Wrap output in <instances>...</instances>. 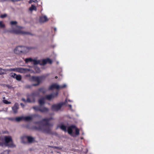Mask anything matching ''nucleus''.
Returning a JSON list of instances; mask_svg holds the SVG:
<instances>
[{
	"label": "nucleus",
	"mask_w": 154,
	"mask_h": 154,
	"mask_svg": "<svg viewBox=\"0 0 154 154\" xmlns=\"http://www.w3.org/2000/svg\"><path fill=\"white\" fill-rule=\"evenodd\" d=\"M60 128L64 131H66V126L63 125H61L60 126Z\"/></svg>",
	"instance_id": "obj_18"
},
{
	"label": "nucleus",
	"mask_w": 154,
	"mask_h": 154,
	"mask_svg": "<svg viewBox=\"0 0 154 154\" xmlns=\"http://www.w3.org/2000/svg\"><path fill=\"white\" fill-rule=\"evenodd\" d=\"M15 79L17 80L20 81L22 79L21 76L20 75H17Z\"/></svg>",
	"instance_id": "obj_26"
},
{
	"label": "nucleus",
	"mask_w": 154,
	"mask_h": 154,
	"mask_svg": "<svg viewBox=\"0 0 154 154\" xmlns=\"http://www.w3.org/2000/svg\"><path fill=\"white\" fill-rule=\"evenodd\" d=\"M55 79H57V76H56L55 77Z\"/></svg>",
	"instance_id": "obj_44"
},
{
	"label": "nucleus",
	"mask_w": 154,
	"mask_h": 154,
	"mask_svg": "<svg viewBox=\"0 0 154 154\" xmlns=\"http://www.w3.org/2000/svg\"><path fill=\"white\" fill-rule=\"evenodd\" d=\"M15 120L17 122L23 120V116L17 117L15 118Z\"/></svg>",
	"instance_id": "obj_21"
},
{
	"label": "nucleus",
	"mask_w": 154,
	"mask_h": 154,
	"mask_svg": "<svg viewBox=\"0 0 154 154\" xmlns=\"http://www.w3.org/2000/svg\"><path fill=\"white\" fill-rule=\"evenodd\" d=\"M37 9L36 8L34 5H32L31 7L29 8V10L30 11H32L33 10L36 11Z\"/></svg>",
	"instance_id": "obj_22"
},
{
	"label": "nucleus",
	"mask_w": 154,
	"mask_h": 154,
	"mask_svg": "<svg viewBox=\"0 0 154 154\" xmlns=\"http://www.w3.org/2000/svg\"><path fill=\"white\" fill-rule=\"evenodd\" d=\"M47 63L46 59H43L42 60V63H41L40 65H44Z\"/></svg>",
	"instance_id": "obj_24"
},
{
	"label": "nucleus",
	"mask_w": 154,
	"mask_h": 154,
	"mask_svg": "<svg viewBox=\"0 0 154 154\" xmlns=\"http://www.w3.org/2000/svg\"><path fill=\"white\" fill-rule=\"evenodd\" d=\"M4 145V142H0V146H3Z\"/></svg>",
	"instance_id": "obj_37"
},
{
	"label": "nucleus",
	"mask_w": 154,
	"mask_h": 154,
	"mask_svg": "<svg viewBox=\"0 0 154 154\" xmlns=\"http://www.w3.org/2000/svg\"><path fill=\"white\" fill-rule=\"evenodd\" d=\"M54 31L56 32V30H57L56 28H54Z\"/></svg>",
	"instance_id": "obj_41"
},
{
	"label": "nucleus",
	"mask_w": 154,
	"mask_h": 154,
	"mask_svg": "<svg viewBox=\"0 0 154 154\" xmlns=\"http://www.w3.org/2000/svg\"><path fill=\"white\" fill-rule=\"evenodd\" d=\"M39 96V92L35 91L32 93L31 95L30 96L32 97H38Z\"/></svg>",
	"instance_id": "obj_15"
},
{
	"label": "nucleus",
	"mask_w": 154,
	"mask_h": 154,
	"mask_svg": "<svg viewBox=\"0 0 154 154\" xmlns=\"http://www.w3.org/2000/svg\"><path fill=\"white\" fill-rule=\"evenodd\" d=\"M32 62L34 65H36L38 64L40 65L41 61L40 60H36L35 59H33Z\"/></svg>",
	"instance_id": "obj_20"
},
{
	"label": "nucleus",
	"mask_w": 154,
	"mask_h": 154,
	"mask_svg": "<svg viewBox=\"0 0 154 154\" xmlns=\"http://www.w3.org/2000/svg\"><path fill=\"white\" fill-rule=\"evenodd\" d=\"M68 106L70 108H71L72 107V105L70 104L68 105Z\"/></svg>",
	"instance_id": "obj_39"
},
{
	"label": "nucleus",
	"mask_w": 154,
	"mask_h": 154,
	"mask_svg": "<svg viewBox=\"0 0 154 154\" xmlns=\"http://www.w3.org/2000/svg\"><path fill=\"white\" fill-rule=\"evenodd\" d=\"M5 27V25L2 22V21H0V27L4 28Z\"/></svg>",
	"instance_id": "obj_30"
},
{
	"label": "nucleus",
	"mask_w": 154,
	"mask_h": 154,
	"mask_svg": "<svg viewBox=\"0 0 154 154\" xmlns=\"http://www.w3.org/2000/svg\"><path fill=\"white\" fill-rule=\"evenodd\" d=\"M19 108V105L17 103H16L14 104V106L12 107V109L14 112L16 113L17 112V110Z\"/></svg>",
	"instance_id": "obj_13"
},
{
	"label": "nucleus",
	"mask_w": 154,
	"mask_h": 154,
	"mask_svg": "<svg viewBox=\"0 0 154 154\" xmlns=\"http://www.w3.org/2000/svg\"><path fill=\"white\" fill-rule=\"evenodd\" d=\"M73 129H75V134L76 135H78L79 134V129L76 128V126L74 125H72L68 127L67 129V131L68 134L72 137H74V135L73 133Z\"/></svg>",
	"instance_id": "obj_7"
},
{
	"label": "nucleus",
	"mask_w": 154,
	"mask_h": 154,
	"mask_svg": "<svg viewBox=\"0 0 154 154\" xmlns=\"http://www.w3.org/2000/svg\"><path fill=\"white\" fill-rule=\"evenodd\" d=\"M9 69H3L1 68H0V75H3L6 74V72L9 71Z\"/></svg>",
	"instance_id": "obj_14"
},
{
	"label": "nucleus",
	"mask_w": 154,
	"mask_h": 154,
	"mask_svg": "<svg viewBox=\"0 0 154 154\" xmlns=\"http://www.w3.org/2000/svg\"><path fill=\"white\" fill-rule=\"evenodd\" d=\"M46 61L47 63H48L49 64H51L52 63V60L50 59L49 58H47L46 59Z\"/></svg>",
	"instance_id": "obj_27"
},
{
	"label": "nucleus",
	"mask_w": 154,
	"mask_h": 154,
	"mask_svg": "<svg viewBox=\"0 0 154 154\" xmlns=\"http://www.w3.org/2000/svg\"><path fill=\"white\" fill-rule=\"evenodd\" d=\"M38 91L39 92H42L43 94H44L45 93L46 90L44 88H39L38 89Z\"/></svg>",
	"instance_id": "obj_19"
},
{
	"label": "nucleus",
	"mask_w": 154,
	"mask_h": 154,
	"mask_svg": "<svg viewBox=\"0 0 154 154\" xmlns=\"http://www.w3.org/2000/svg\"><path fill=\"white\" fill-rule=\"evenodd\" d=\"M68 101H69V102H70V100H69Z\"/></svg>",
	"instance_id": "obj_45"
},
{
	"label": "nucleus",
	"mask_w": 154,
	"mask_h": 154,
	"mask_svg": "<svg viewBox=\"0 0 154 154\" xmlns=\"http://www.w3.org/2000/svg\"><path fill=\"white\" fill-rule=\"evenodd\" d=\"M4 146L8 147H14L15 145L14 144L11 137L10 136H6L4 137Z\"/></svg>",
	"instance_id": "obj_5"
},
{
	"label": "nucleus",
	"mask_w": 154,
	"mask_h": 154,
	"mask_svg": "<svg viewBox=\"0 0 154 154\" xmlns=\"http://www.w3.org/2000/svg\"><path fill=\"white\" fill-rule=\"evenodd\" d=\"M32 86V85H28L26 86V88H30Z\"/></svg>",
	"instance_id": "obj_35"
},
{
	"label": "nucleus",
	"mask_w": 154,
	"mask_h": 154,
	"mask_svg": "<svg viewBox=\"0 0 154 154\" xmlns=\"http://www.w3.org/2000/svg\"><path fill=\"white\" fill-rule=\"evenodd\" d=\"M58 94V91H56L55 94H51L45 96V98L48 100H51L52 98L57 96Z\"/></svg>",
	"instance_id": "obj_10"
},
{
	"label": "nucleus",
	"mask_w": 154,
	"mask_h": 154,
	"mask_svg": "<svg viewBox=\"0 0 154 154\" xmlns=\"http://www.w3.org/2000/svg\"><path fill=\"white\" fill-rule=\"evenodd\" d=\"M52 119V118L51 117L44 118L41 122L43 123V126L42 127L40 125L38 126H34L33 128L35 130L41 131L44 133L48 134H52L51 128L53 126V124L49 122Z\"/></svg>",
	"instance_id": "obj_1"
},
{
	"label": "nucleus",
	"mask_w": 154,
	"mask_h": 154,
	"mask_svg": "<svg viewBox=\"0 0 154 154\" xmlns=\"http://www.w3.org/2000/svg\"><path fill=\"white\" fill-rule=\"evenodd\" d=\"M45 99L44 97L39 99L38 100V102L39 106H33L32 107V109L35 111H39L42 113H48L49 112V109L46 107H42V106L44 105L45 103Z\"/></svg>",
	"instance_id": "obj_2"
},
{
	"label": "nucleus",
	"mask_w": 154,
	"mask_h": 154,
	"mask_svg": "<svg viewBox=\"0 0 154 154\" xmlns=\"http://www.w3.org/2000/svg\"><path fill=\"white\" fill-rule=\"evenodd\" d=\"M20 105H21L22 106H24V104H23V103H20Z\"/></svg>",
	"instance_id": "obj_40"
},
{
	"label": "nucleus",
	"mask_w": 154,
	"mask_h": 154,
	"mask_svg": "<svg viewBox=\"0 0 154 154\" xmlns=\"http://www.w3.org/2000/svg\"><path fill=\"white\" fill-rule=\"evenodd\" d=\"M53 147V148H55V149H58V147H57V146H54V147Z\"/></svg>",
	"instance_id": "obj_43"
},
{
	"label": "nucleus",
	"mask_w": 154,
	"mask_h": 154,
	"mask_svg": "<svg viewBox=\"0 0 154 154\" xmlns=\"http://www.w3.org/2000/svg\"><path fill=\"white\" fill-rule=\"evenodd\" d=\"M37 0H30L29 2V3H30L32 2H35Z\"/></svg>",
	"instance_id": "obj_36"
},
{
	"label": "nucleus",
	"mask_w": 154,
	"mask_h": 154,
	"mask_svg": "<svg viewBox=\"0 0 154 154\" xmlns=\"http://www.w3.org/2000/svg\"><path fill=\"white\" fill-rule=\"evenodd\" d=\"M35 123L36 124H38L39 123V122H35Z\"/></svg>",
	"instance_id": "obj_42"
},
{
	"label": "nucleus",
	"mask_w": 154,
	"mask_h": 154,
	"mask_svg": "<svg viewBox=\"0 0 154 154\" xmlns=\"http://www.w3.org/2000/svg\"><path fill=\"white\" fill-rule=\"evenodd\" d=\"M10 24L11 26L12 27H13V25L15 26L16 27V29L9 30V32H10L16 34L31 35L29 32L22 31L21 30L22 27L17 26V21H11L10 23Z\"/></svg>",
	"instance_id": "obj_3"
},
{
	"label": "nucleus",
	"mask_w": 154,
	"mask_h": 154,
	"mask_svg": "<svg viewBox=\"0 0 154 154\" xmlns=\"http://www.w3.org/2000/svg\"><path fill=\"white\" fill-rule=\"evenodd\" d=\"M35 69L36 72L37 73H39L40 72V68L38 67H35Z\"/></svg>",
	"instance_id": "obj_29"
},
{
	"label": "nucleus",
	"mask_w": 154,
	"mask_h": 154,
	"mask_svg": "<svg viewBox=\"0 0 154 154\" xmlns=\"http://www.w3.org/2000/svg\"><path fill=\"white\" fill-rule=\"evenodd\" d=\"M67 103V101L66 100L64 102L53 104L51 106V109L53 111H58L63 106L65 105Z\"/></svg>",
	"instance_id": "obj_8"
},
{
	"label": "nucleus",
	"mask_w": 154,
	"mask_h": 154,
	"mask_svg": "<svg viewBox=\"0 0 154 154\" xmlns=\"http://www.w3.org/2000/svg\"><path fill=\"white\" fill-rule=\"evenodd\" d=\"M32 119V117L30 116H23V120L28 121Z\"/></svg>",
	"instance_id": "obj_17"
},
{
	"label": "nucleus",
	"mask_w": 154,
	"mask_h": 154,
	"mask_svg": "<svg viewBox=\"0 0 154 154\" xmlns=\"http://www.w3.org/2000/svg\"><path fill=\"white\" fill-rule=\"evenodd\" d=\"M28 69L22 68H16L9 69V71H14L21 73H24L27 71Z\"/></svg>",
	"instance_id": "obj_9"
},
{
	"label": "nucleus",
	"mask_w": 154,
	"mask_h": 154,
	"mask_svg": "<svg viewBox=\"0 0 154 154\" xmlns=\"http://www.w3.org/2000/svg\"><path fill=\"white\" fill-rule=\"evenodd\" d=\"M9 152V150H7L4 151L2 154H8Z\"/></svg>",
	"instance_id": "obj_31"
},
{
	"label": "nucleus",
	"mask_w": 154,
	"mask_h": 154,
	"mask_svg": "<svg viewBox=\"0 0 154 154\" xmlns=\"http://www.w3.org/2000/svg\"><path fill=\"white\" fill-rule=\"evenodd\" d=\"M59 89H60V86L56 84H52L48 88L49 90H52L54 89L59 90Z\"/></svg>",
	"instance_id": "obj_11"
},
{
	"label": "nucleus",
	"mask_w": 154,
	"mask_h": 154,
	"mask_svg": "<svg viewBox=\"0 0 154 154\" xmlns=\"http://www.w3.org/2000/svg\"><path fill=\"white\" fill-rule=\"evenodd\" d=\"M48 19L47 17L44 15L40 17L39 21L40 22L43 23L48 21Z\"/></svg>",
	"instance_id": "obj_12"
},
{
	"label": "nucleus",
	"mask_w": 154,
	"mask_h": 154,
	"mask_svg": "<svg viewBox=\"0 0 154 154\" xmlns=\"http://www.w3.org/2000/svg\"><path fill=\"white\" fill-rule=\"evenodd\" d=\"M25 137L27 138V140L29 143H32L34 140V138L31 136H25Z\"/></svg>",
	"instance_id": "obj_16"
},
{
	"label": "nucleus",
	"mask_w": 154,
	"mask_h": 154,
	"mask_svg": "<svg viewBox=\"0 0 154 154\" xmlns=\"http://www.w3.org/2000/svg\"><path fill=\"white\" fill-rule=\"evenodd\" d=\"M35 101V99H34L32 101H31L29 98H27L26 100V102L28 103H34Z\"/></svg>",
	"instance_id": "obj_25"
},
{
	"label": "nucleus",
	"mask_w": 154,
	"mask_h": 154,
	"mask_svg": "<svg viewBox=\"0 0 154 154\" xmlns=\"http://www.w3.org/2000/svg\"><path fill=\"white\" fill-rule=\"evenodd\" d=\"M22 100L24 102H26V100H25V99L24 98H22Z\"/></svg>",
	"instance_id": "obj_38"
},
{
	"label": "nucleus",
	"mask_w": 154,
	"mask_h": 154,
	"mask_svg": "<svg viewBox=\"0 0 154 154\" xmlns=\"http://www.w3.org/2000/svg\"><path fill=\"white\" fill-rule=\"evenodd\" d=\"M3 102L4 103L7 104H9L11 103V102L8 101L7 100H3Z\"/></svg>",
	"instance_id": "obj_28"
},
{
	"label": "nucleus",
	"mask_w": 154,
	"mask_h": 154,
	"mask_svg": "<svg viewBox=\"0 0 154 154\" xmlns=\"http://www.w3.org/2000/svg\"><path fill=\"white\" fill-rule=\"evenodd\" d=\"M17 75L15 73H11V76L12 77L14 78H16V76H17Z\"/></svg>",
	"instance_id": "obj_32"
},
{
	"label": "nucleus",
	"mask_w": 154,
	"mask_h": 154,
	"mask_svg": "<svg viewBox=\"0 0 154 154\" xmlns=\"http://www.w3.org/2000/svg\"><path fill=\"white\" fill-rule=\"evenodd\" d=\"M33 59L31 58H26L25 61L26 63H27L29 62H32Z\"/></svg>",
	"instance_id": "obj_23"
},
{
	"label": "nucleus",
	"mask_w": 154,
	"mask_h": 154,
	"mask_svg": "<svg viewBox=\"0 0 154 154\" xmlns=\"http://www.w3.org/2000/svg\"><path fill=\"white\" fill-rule=\"evenodd\" d=\"M29 48L24 46H18L14 50V53L16 54H20L21 53H26L27 52Z\"/></svg>",
	"instance_id": "obj_6"
},
{
	"label": "nucleus",
	"mask_w": 154,
	"mask_h": 154,
	"mask_svg": "<svg viewBox=\"0 0 154 154\" xmlns=\"http://www.w3.org/2000/svg\"><path fill=\"white\" fill-rule=\"evenodd\" d=\"M6 16L7 14H3L1 15L0 16V17L2 18H4L6 17Z\"/></svg>",
	"instance_id": "obj_33"
},
{
	"label": "nucleus",
	"mask_w": 154,
	"mask_h": 154,
	"mask_svg": "<svg viewBox=\"0 0 154 154\" xmlns=\"http://www.w3.org/2000/svg\"><path fill=\"white\" fill-rule=\"evenodd\" d=\"M66 85L65 84H63V85L60 86V88H66Z\"/></svg>",
	"instance_id": "obj_34"
},
{
	"label": "nucleus",
	"mask_w": 154,
	"mask_h": 154,
	"mask_svg": "<svg viewBox=\"0 0 154 154\" xmlns=\"http://www.w3.org/2000/svg\"><path fill=\"white\" fill-rule=\"evenodd\" d=\"M45 78V76H32L29 79L30 81L33 82H36L37 83L32 84V86H37L39 85L41 81Z\"/></svg>",
	"instance_id": "obj_4"
}]
</instances>
